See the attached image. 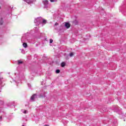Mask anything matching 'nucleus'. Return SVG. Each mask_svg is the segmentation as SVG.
I'll list each match as a JSON object with an SVG mask.
<instances>
[{"mask_svg": "<svg viewBox=\"0 0 126 126\" xmlns=\"http://www.w3.org/2000/svg\"><path fill=\"white\" fill-rule=\"evenodd\" d=\"M73 55H74L73 52H71V53H70L69 56H70V57H73Z\"/></svg>", "mask_w": 126, "mask_h": 126, "instance_id": "6e6552de", "label": "nucleus"}, {"mask_svg": "<svg viewBox=\"0 0 126 126\" xmlns=\"http://www.w3.org/2000/svg\"><path fill=\"white\" fill-rule=\"evenodd\" d=\"M65 27L67 29L70 28V24H69V23H66L65 24Z\"/></svg>", "mask_w": 126, "mask_h": 126, "instance_id": "f257e3e1", "label": "nucleus"}, {"mask_svg": "<svg viewBox=\"0 0 126 126\" xmlns=\"http://www.w3.org/2000/svg\"><path fill=\"white\" fill-rule=\"evenodd\" d=\"M56 73H60V72H61V70H60L59 69H57L56 71Z\"/></svg>", "mask_w": 126, "mask_h": 126, "instance_id": "1a4fd4ad", "label": "nucleus"}, {"mask_svg": "<svg viewBox=\"0 0 126 126\" xmlns=\"http://www.w3.org/2000/svg\"><path fill=\"white\" fill-rule=\"evenodd\" d=\"M51 2H54L55 1V0H50Z\"/></svg>", "mask_w": 126, "mask_h": 126, "instance_id": "ddd939ff", "label": "nucleus"}, {"mask_svg": "<svg viewBox=\"0 0 126 126\" xmlns=\"http://www.w3.org/2000/svg\"><path fill=\"white\" fill-rule=\"evenodd\" d=\"M58 25H59V23H56L55 24V26H58Z\"/></svg>", "mask_w": 126, "mask_h": 126, "instance_id": "f8f14e48", "label": "nucleus"}, {"mask_svg": "<svg viewBox=\"0 0 126 126\" xmlns=\"http://www.w3.org/2000/svg\"><path fill=\"white\" fill-rule=\"evenodd\" d=\"M35 96H37L36 94H33L32 96L31 97V99L33 100L35 99Z\"/></svg>", "mask_w": 126, "mask_h": 126, "instance_id": "f03ea898", "label": "nucleus"}, {"mask_svg": "<svg viewBox=\"0 0 126 126\" xmlns=\"http://www.w3.org/2000/svg\"><path fill=\"white\" fill-rule=\"evenodd\" d=\"M22 63H23V62H22L20 60L18 61V64H21Z\"/></svg>", "mask_w": 126, "mask_h": 126, "instance_id": "0eeeda50", "label": "nucleus"}, {"mask_svg": "<svg viewBox=\"0 0 126 126\" xmlns=\"http://www.w3.org/2000/svg\"><path fill=\"white\" fill-rule=\"evenodd\" d=\"M23 46L24 48H27V47H28V45L25 42L23 44Z\"/></svg>", "mask_w": 126, "mask_h": 126, "instance_id": "39448f33", "label": "nucleus"}, {"mask_svg": "<svg viewBox=\"0 0 126 126\" xmlns=\"http://www.w3.org/2000/svg\"><path fill=\"white\" fill-rule=\"evenodd\" d=\"M42 23L43 24H46L47 23V20H45V19H42Z\"/></svg>", "mask_w": 126, "mask_h": 126, "instance_id": "423d86ee", "label": "nucleus"}, {"mask_svg": "<svg viewBox=\"0 0 126 126\" xmlns=\"http://www.w3.org/2000/svg\"><path fill=\"white\" fill-rule=\"evenodd\" d=\"M43 3L44 4V5H47V4H48V0H45L43 1Z\"/></svg>", "mask_w": 126, "mask_h": 126, "instance_id": "7ed1b4c3", "label": "nucleus"}, {"mask_svg": "<svg viewBox=\"0 0 126 126\" xmlns=\"http://www.w3.org/2000/svg\"><path fill=\"white\" fill-rule=\"evenodd\" d=\"M61 66H62V67H64V66H65V62H62L61 63Z\"/></svg>", "mask_w": 126, "mask_h": 126, "instance_id": "20e7f679", "label": "nucleus"}, {"mask_svg": "<svg viewBox=\"0 0 126 126\" xmlns=\"http://www.w3.org/2000/svg\"><path fill=\"white\" fill-rule=\"evenodd\" d=\"M53 39H50V43L51 44H52V43H53Z\"/></svg>", "mask_w": 126, "mask_h": 126, "instance_id": "9d476101", "label": "nucleus"}, {"mask_svg": "<svg viewBox=\"0 0 126 126\" xmlns=\"http://www.w3.org/2000/svg\"><path fill=\"white\" fill-rule=\"evenodd\" d=\"M2 23H3V22H0V24H1V25H2Z\"/></svg>", "mask_w": 126, "mask_h": 126, "instance_id": "4468645a", "label": "nucleus"}, {"mask_svg": "<svg viewBox=\"0 0 126 126\" xmlns=\"http://www.w3.org/2000/svg\"><path fill=\"white\" fill-rule=\"evenodd\" d=\"M23 113H24V114H27V110H25Z\"/></svg>", "mask_w": 126, "mask_h": 126, "instance_id": "9b49d317", "label": "nucleus"}, {"mask_svg": "<svg viewBox=\"0 0 126 126\" xmlns=\"http://www.w3.org/2000/svg\"><path fill=\"white\" fill-rule=\"evenodd\" d=\"M44 126H49L48 125H45Z\"/></svg>", "mask_w": 126, "mask_h": 126, "instance_id": "2eb2a0df", "label": "nucleus"}, {"mask_svg": "<svg viewBox=\"0 0 126 126\" xmlns=\"http://www.w3.org/2000/svg\"><path fill=\"white\" fill-rule=\"evenodd\" d=\"M0 8H1V7L0 6Z\"/></svg>", "mask_w": 126, "mask_h": 126, "instance_id": "dca6fc26", "label": "nucleus"}]
</instances>
